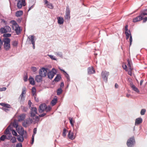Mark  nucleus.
<instances>
[{"mask_svg":"<svg viewBox=\"0 0 147 147\" xmlns=\"http://www.w3.org/2000/svg\"><path fill=\"white\" fill-rule=\"evenodd\" d=\"M30 117L33 118L34 121V123L38 122L39 121V116L36 115L37 114V109L35 107H32L30 111Z\"/></svg>","mask_w":147,"mask_h":147,"instance_id":"f257e3e1","label":"nucleus"},{"mask_svg":"<svg viewBox=\"0 0 147 147\" xmlns=\"http://www.w3.org/2000/svg\"><path fill=\"white\" fill-rule=\"evenodd\" d=\"M3 43L4 42V49L6 51H8L10 48V39L8 38H4L3 40Z\"/></svg>","mask_w":147,"mask_h":147,"instance_id":"f03ea898","label":"nucleus"},{"mask_svg":"<svg viewBox=\"0 0 147 147\" xmlns=\"http://www.w3.org/2000/svg\"><path fill=\"white\" fill-rule=\"evenodd\" d=\"M11 130L12 128L10 125H9L5 131L4 134L7 135V136H6V139L9 140L11 138L12 135L11 133Z\"/></svg>","mask_w":147,"mask_h":147,"instance_id":"7ed1b4c3","label":"nucleus"},{"mask_svg":"<svg viewBox=\"0 0 147 147\" xmlns=\"http://www.w3.org/2000/svg\"><path fill=\"white\" fill-rule=\"evenodd\" d=\"M145 15H147V13L145 12L141 13L139 16L133 19V22H136L142 20L144 18V16Z\"/></svg>","mask_w":147,"mask_h":147,"instance_id":"20e7f679","label":"nucleus"},{"mask_svg":"<svg viewBox=\"0 0 147 147\" xmlns=\"http://www.w3.org/2000/svg\"><path fill=\"white\" fill-rule=\"evenodd\" d=\"M11 31L10 27L8 26H6L4 27L0 28V32L1 34L6 33L10 32Z\"/></svg>","mask_w":147,"mask_h":147,"instance_id":"39448f33","label":"nucleus"},{"mask_svg":"<svg viewBox=\"0 0 147 147\" xmlns=\"http://www.w3.org/2000/svg\"><path fill=\"white\" fill-rule=\"evenodd\" d=\"M48 69L44 67L41 69L39 72V74L42 77H45L46 76Z\"/></svg>","mask_w":147,"mask_h":147,"instance_id":"423d86ee","label":"nucleus"},{"mask_svg":"<svg viewBox=\"0 0 147 147\" xmlns=\"http://www.w3.org/2000/svg\"><path fill=\"white\" fill-rule=\"evenodd\" d=\"M109 75V72L106 71H102L101 74L102 78L106 82L107 81L108 76Z\"/></svg>","mask_w":147,"mask_h":147,"instance_id":"0eeeda50","label":"nucleus"},{"mask_svg":"<svg viewBox=\"0 0 147 147\" xmlns=\"http://www.w3.org/2000/svg\"><path fill=\"white\" fill-rule=\"evenodd\" d=\"M135 143L134 138V137H131L128 140L127 142V144L128 147H131Z\"/></svg>","mask_w":147,"mask_h":147,"instance_id":"6e6552de","label":"nucleus"},{"mask_svg":"<svg viewBox=\"0 0 147 147\" xmlns=\"http://www.w3.org/2000/svg\"><path fill=\"white\" fill-rule=\"evenodd\" d=\"M13 29H14L17 34H18L20 32V27L17 23L13 24L12 27Z\"/></svg>","mask_w":147,"mask_h":147,"instance_id":"1a4fd4ad","label":"nucleus"},{"mask_svg":"<svg viewBox=\"0 0 147 147\" xmlns=\"http://www.w3.org/2000/svg\"><path fill=\"white\" fill-rule=\"evenodd\" d=\"M26 88L25 87L23 88L22 89V92L20 96V98L21 101H23L24 100L26 94Z\"/></svg>","mask_w":147,"mask_h":147,"instance_id":"9d476101","label":"nucleus"},{"mask_svg":"<svg viewBox=\"0 0 147 147\" xmlns=\"http://www.w3.org/2000/svg\"><path fill=\"white\" fill-rule=\"evenodd\" d=\"M18 1V3L17 4V6L19 9L21 8L22 5L25 6L26 5L25 3V0H21Z\"/></svg>","mask_w":147,"mask_h":147,"instance_id":"9b49d317","label":"nucleus"},{"mask_svg":"<svg viewBox=\"0 0 147 147\" xmlns=\"http://www.w3.org/2000/svg\"><path fill=\"white\" fill-rule=\"evenodd\" d=\"M46 108V104L45 103L42 104L40 105L39 108L38 109L39 112L41 113L44 111H45Z\"/></svg>","mask_w":147,"mask_h":147,"instance_id":"f8f14e48","label":"nucleus"},{"mask_svg":"<svg viewBox=\"0 0 147 147\" xmlns=\"http://www.w3.org/2000/svg\"><path fill=\"white\" fill-rule=\"evenodd\" d=\"M70 11L69 10V8L68 6H67L66 7L65 16V19H69L70 18Z\"/></svg>","mask_w":147,"mask_h":147,"instance_id":"ddd939ff","label":"nucleus"},{"mask_svg":"<svg viewBox=\"0 0 147 147\" xmlns=\"http://www.w3.org/2000/svg\"><path fill=\"white\" fill-rule=\"evenodd\" d=\"M130 85L131 87L134 91L138 93L140 91L138 89L136 88L134 85L133 84V83L131 82H130Z\"/></svg>","mask_w":147,"mask_h":147,"instance_id":"4468645a","label":"nucleus"},{"mask_svg":"<svg viewBox=\"0 0 147 147\" xmlns=\"http://www.w3.org/2000/svg\"><path fill=\"white\" fill-rule=\"evenodd\" d=\"M24 121H25L26 123L27 124V125L31 124L33 123H34V120L33 119V118L31 117V118H29L28 119H26Z\"/></svg>","mask_w":147,"mask_h":147,"instance_id":"2eb2a0df","label":"nucleus"},{"mask_svg":"<svg viewBox=\"0 0 147 147\" xmlns=\"http://www.w3.org/2000/svg\"><path fill=\"white\" fill-rule=\"evenodd\" d=\"M142 122V119L141 118H138L136 119L135 125H136L141 123Z\"/></svg>","mask_w":147,"mask_h":147,"instance_id":"dca6fc26","label":"nucleus"},{"mask_svg":"<svg viewBox=\"0 0 147 147\" xmlns=\"http://www.w3.org/2000/svg\"><path fill=\"white\" fill-rule=\"evenodd\" d=\"M68 136L69 138L71 140H74L75 138V137L73 135V133L71 132L70 130L68 132Z\"/></svg>","mask_w":147,"mask_h":147,"instance_id":"f3484780","label":"nucleus"},{"mask_svg":"<svg viewBox=\"0 0 147 147\" xmlns=\"http://www.w3.org/2000/svg\"><path fill=\"white\" fill-rule=\"evenodd\" d=\"M88 74H94L95 73V71L93 67H89L88 69Z\"/></svg>","mask_w":147,"mask_h":147,"instance_id":"a211bd4d","label":"nucleus"},{"mask_svg":"<svg viewBox=\"0 0 147 147\" xmlns=\"http://www.w3.org/2000/svg\"><path fill=\"white\" fill-rule=\"evenodd\" d=\"M55 74V73L52 71H49L48 73L47 74L48 77L49 78L52 79Z\"/></svg>","mask_w":147,"mask_h":147,"instance_id":"6ab92c4d","label":"nucleus"},{"mask_svg":"<svg viewBox=\"0 0 147 147\" xmlns=\"http://www.w3.org/2000/svg\"><path fill=\"white\" fill-rule=\"evenodd\" d=\"M28 39L30 41H31L32 44H33L34 43H35V40L34 39V37L33 35L29 36L28 37Z\"/></svg>","mask_w":147,"mask_h":147,"instance_id":"aec40b11","label":"nucleus"},{"mask_svg":"<svg viewBox=\"0 0 147 147\" xmlns=\"http://www.w3.org/2000/svg\"><path fill=\"white\" fill-rule=\"evenodd\" d=\"M42 77L39 74V75L36 76L35 80L38 82H40L42 80Z\"/></svg>","mask_w":147,"mask_h":147,"instance_id":"412c9836","label":"nucleus"},{"mask_svg":"<svg viewBox=\"0 0 147 147\" xmlns=\"http://www.w3.org/2000/svg\"><path fill=\"white\" fill-rule=\"evenodd\" d=\"M26 114L23 113L20 115L18 117V120L19 121H22L26 117Z\"/></svg>","mask_w":147,"mask_h":147,"instance_id":"4be33fe9","label":"nucleus"},{"mask_svg":"<svg viewBox=\"0 0 147 147\" xmlns=\"http://www.w3.org/2000/svg\"><path fill=\"white\" fill-rule=\"evenodd\" d=\"M58 23L60 24H63L64 22V20L63 18L58 17L57 18Z\"/></svg>","mask_w":147,"mask_h":147,"instance_id":"5701e85b","label":"nucleus"},{"mask_svg":"<svg viewBox=\"0 0 147 147\" xmlns=\"http://www.w3.org/2000/svg\"><path fill=\"white\" fill-rule=\"evenodd\" d=\"M23 12L22 11H17L16 13V16L17 17H20L23 14Z\"/></svg>","mask_w":147,"mask_h":147,"instance_id":"b1692460","label":"nucleus"},{"mask_svg":"<svg viewBox=\"0 0 147 147\" xmlns=\"http://www.w3.org/2000/svg\"><path fill=\"white\" fill-rule=\"evenodd\" d=\"M29 80L30 81V83L34 85L35 84V82L34 78L31 76H30L29 78Z\"/></svg>","mask_w":147,"mask_h":147,"instance_id":"393cba45","label":"nucleus"},{"mask_svg":"<svg viewBox=\"0 0 147 147\" xmlns=\"http://www.w3.org/2000/svg\"><path fill=\"white\" fill-rule=\"evenodd\" d=\"M18 140L20 142H23L24 140L23 136H19L17 138Z\"/></svg>","mask_w":147,"mask_h":147,"instance_id":"a878e982","label":"nucleus"},{"mask_svg":"<svg viewBox=\"0 0 147 147\" xmlns=\"http://www.w3.org/2000/svg\"><path fill=\"white\" fill-rule=\"evenodd\" d=\"M25 133H26V132L25 131ZM18 133L20 135V136H23L24 135V134L25 133H24V130L22 128L20 131ZM25 134H26V133H25Z\"/></svg>","mask_w":147,"mask_h":147,"instance_id":"bb28decb","label":"nucleus"},{"mask_svg":"<svg viewBox=\"0 0 147 147\" xmlns=\"http://www.w3.org/2000/svg\"><path fill=\"white\" fill-rule=\"evenodd\" d=\"M57 102V99L56 98H54L52 100L51 102V104L53 106Z\"/></svg>","mask_w":147,"mask_h":147,"instance_id":"cd10ccee","label":"nucleus"},{"mask_svg":"<svg viewBox=\"0 0 147 147\" xmlns=\"http://www.w3.org/2000/svg\"><path fill=\"white\" fill-rule=\"evenodd\" d=\"M69 120L70 123L71 124V126L73 127L74 125V121H73V118H72L69 117Z\"/></svg>","mask_w":147,"mask_h":147,"instance_id":"c85d7f7f","label":"nucleus"},{"mask_svg":"<svg viewBox=\"0 0 147 147\" xmlns=\"http://www.w3.org/2000/svg\"><path fill=\"white\" fill-rule=\"evenodd\" d=\"M54 54L56 55L59 56L60 57H62V53L61 52H55Z\"/></svg>","mask_w":147,"mask_h":147,"instance_id":"c756f323","label":"nucleus"},{"mask_svg":"<svg viewBox=\"0 0 147 147\" xmlns=\"http://www.w3.org/2000/svg\"><path fill=\"white\" fill-rule=\"evenodd\" d=\"M125 33L126 36V39L127 40L130 36L131 35V33L130 32H125Z\"/></svg>","mask_w":147,"mask_h":147,"instance_id":"7c9ffc66","label":"nucleus"},{"mask_svg":"<svg viewBox=\"0 0 147 147\" xmlns=\"http://www.w3.org/2000/svg\"><path fill=\"white\" fill-rule=\"evenodd\" d=\"M128 62L127 66L128 67L129 70H131V61L129 59L127 60Z\"/></svg>","mask_w":147,"mask_h":147,"instance_id":"2f4dec72","label":"nucleus"},{"mask_svg":"<svg viewBox=\"0 0 147 147\" xmlns=\"http://www.w3.org/2000/svg\"><path fill=\"white\" fill-rule=\"evenodd\" d=\"M61 71H62L63 72H64L65 73V76L66 77V78H67V81H70V79L69 78V76L68 75V74L67 73H66V72L64 70H62V69H61Z\"/></svg>","mask_w":147,"mask_h":147,"instance_id":"473e14b6","label":"nucleus"},{"mask_svg":"<svg viewBox=\"0 0 147 147\" xmlns=\"http://www.w3.org/2000/svg\"><path fill=\"white\" fill-rule=\"evenodd\" d=\"M61 78V77L59 75H57L54 80L55 81L58 82L60 80Z\"/></svg>","mask_w":147,"mask_h":147,"instance_id":"72a5a7b5","label":"nucleus"},{"mask_svg":"<svg viewBox=\"0 0 147 147\" xmlns=\"http://www.w3.org/2000/svg\"><path fill=\"white\" fill-rule=\"evenodd\" d=\"M18 44V42L16 41H14L12 42V45L13 47H17Z\"/></svg>","mask_w":147,"mask_h":147,"instance_id":"f704fd0d","label":"nucleus"},{"mask_svg":"<svg viewBox=\"0 0 147 147\" xmlns=\"http://www.w3.org/2000/svg\"><path fill=\"white\" fill-rule=\"evenodd\" d=\"M6 139V136L4 135L2 136L0 138V140L3 141H4Z\"/></svg>","mask_w":147,"mask_h":147,"instance_id":"c9c22d12","label":"nucleus"},{"mask_svg":"<svg viewBox=\"0 0 147 147\" xmlns=\"http://www.w3.org/2000/svg\"><path fill=\"white\" fill-rule=\"evenodd\" d=\"M47 6H48V8L51 9H53V6L52 4L50 3H49L47 5Z\"/></svg>","mask_w":147,"mask_h":147,"instance_id":"e433bc0d","label":"nucleus"},{"mask_svg":"<svg viewBox=\"0 0 147 147\" xmlns=\"http://www.w3.org/2000/svg\"><path fill=\"white\" fill-rule=\"evenodd\" d=\"M11 36V34L9 33L5 34L3 35V37L5 38H7L8 37H10Z\"/></svg>","mask_w":147,"mask_h":147,"instance_id":"4c0bfd02","label":"nucleus"},{"mask_svg":"<svg viewBox=\"0 0 147 147\" xmlns=\"http://www.w3.org/2000/svg\"><path fill=\"white\" fill-rule=\"evenodd\" d=\"M62 92V90L61 88H59L57 91V94L58 95H60Z\"/></svg>","mask_w":147,"mask_h":147,"instance_id":"58836bf2","label":"nucleus"},{"mask_svg":"<svg viewBox=\"0 0 147 147\" xmlns=\"http://www.w3.org/2000/svg\"><path fill=\"white\" fill-rule=\"evenodd\" d=\"M146 110L145 109H142L140 112V114L141 115H144L146 112Z\"/></svg>","mask_w":147,"mask_h":147,"instance_id":"ea45409f","label":"nucleus"},{"mask_svg":"<svg viewBox=\"0 0 147 147\" xmlns=\"http://www.w3.org/2000/svg\"><path fill=\"white\" fill-rule=\"evenodd\" d=\"M12 143H14L16 142V138L15 137H13L11 140Z\"/></svg>","mask_w":147,"mask_h":147,"instance_id":"a19ab883","label":"nucleus"},{"mask_svg":"<svg viewBox=\"0 0 147 147\" xmlns=\"http://www.w3.org/2000/svg\"><path fill=\"white\" fill-rule=\"evenodd\" d=\"M51 107L49 106L48 107H47L46 105V110H45V111H46L47 112H48L51 110Z\"/></svg>","mask_w":147,"mask_h":147,"instance_id":"79ce46f5","label":"nucleus"},{"mask_svg":"<svg viewBox=\"0 0 147 147\" xmlns=\"http://www.w3.org/2000/svg\"><path fill=\"white\" fill-rule=\"evenodd\" d=\"M48 55L52 60H57L56 58L52 55Z\"/></svg>","mask_w":147,"mask_h":147,"instance_id":"37998d69","label":"nucleus"},{"mask_svg":"<svg viewBox=\"0 0 147 147\" xmlns=\"http://www.w3.org/2000/svg\"><path fill=\"white\" fill-rule=\"evenodd\" d=\"M67 131L66 129L65 128H64L63 129V137H65L66 136V131Z\"/></svg>","mask_w":147,"mask_h":147,"instance_id":"c03bdc74","label":"nucleus"},{"mask_svg":"<svg viewBox=\"0 0 147 147\" xmlns=\"http://www.w3.org/2000/svg\"><path fill=\"white\" fill-rule=\"evenodd\" d=\"M31 69L34 72H35L37 70V69L34 67H31Z\"/></svg>","mask_w":147,"mask_h":147,"instance_id":"a18cd8bd","label":"nucleus"},{"mask_svg":"<svg viewBox=\"0 0 147 147\" xmlns=\"http://www.w3.org/2000/svg\"><path fill=\"white\" fill-rule=\"evenodd\" d=\"M11 131H12V133L13 135L15 136H17V133H16V131L15 130H14L13 129V130L12 129Z\"/></svg>","mask_w":147,"mask_h":147,"instance_id":"49530a36","label":"nucleus"},{"mask_svg":"<svg viewBox=\"0 0 147 147\" xmlns=\"http://www.w3.org/2000/svg\"><path fill=\"white\" fill-rule=\"evenodd\" d=\"M22 111L25 112L27 111L28 110V108L27 107H22Z\"/></svg>","mask_w":147,"mask_h":147,"instance_id":"de8ad7c7","label":"nucleus"},{"mask_svg":"<svg viewBox=\"0 0 147 147\" xmlns=\"http://www.w3.org/2000/svg\"><path fill=\"white\" fill-rule=\"evenodd\" d=\"M123 68L126 71H127V67L126 65L125 64L123 65H122Z\"/></svg>","mask_w":147,"mask_h":147,"instance_id":"09e8293b","label":"nucleus"},{"mask_svg":"<svg viewBox=\"0 0 147 147\" xmlns=\"http://www.w3.org/2000/svg\"><path fill=\"white\" fill-rule=\"evenodd\" d=\"M1 23H3L5 25L7 24V22L5 21L4 19H1Z\"/></svg>","mask_w":147,"mask_h":147,"instance_id":"8fccbe9b","label":"nucleus"},{"mask_svg":"<svg viewBox=\"0 0 147 147\" xmlns=\"http://www.w3.org/2000/svg\"><path fill=\"white\" fill-rule=\"evenodd\" d=\"M34 135H32V142H31V144H33L34 143Z\"/></svg>","mask_w":147,"mask_h":147,"instance_id":"3c124183","label":"nucleus"},{"mask_svg":"<svg viewBox=\"0 0 147 147\" xmlns=\"http://www.w3.org/2000/svg\"><path fill=\"white\" fill-rule=\"evenodd\" d=\"M125 32H130L129 30H128V25H126L125 26Z\"/></svg>","mask_w":147,"mask_h":147,"instance_id":"603ef678","label":"nucleus"},{"mask_svg":"<svg viewBox=\"0 0 147 147\" xmlns=\"http://www.w3.org/2000/svg\"><path fill=\"white\" fill-rule=\"evenodd\" d=\"M3 45V40H1V39L0 38V51L1 50V47Z\"/></svg>","mask_w":147,"mask_h":147,"instance_id":"864d4df0","label":"nucleus"},{"mask_svg":"<svg viewBox=\"0 0 147 147\" xmlns=\"http://www.w3.org/2000/svg\"><path fill=\"white\" fill-rule=\"evenodd\" d=\"M16 147H22V144L21 143L17 144L16 146Z\"/></svg>","mask_w":147,"mask_h":147,"instance_id":"5fc2aeb1","label":"nucleus"},{"mask_svg":"<svg viewBox=\"0 0 147 147\" xmlns=\"http://www.w3.org/2000/svg\"><path fill=\"white\" fill-rule=\"evenodd\" d=\"M6 89V87H3L2 88H0V91H5Z\"/></svg>","mask_w":147,"mask_h":147,"instance_id":"6e6d98bb","label":"nucleus"},{"mask_svg":"<svg viewBox=\"0 0 147 147\" xmlns=\"http://www.w3.org/2000/svg\"><path fill=\"white\" fill-rule=\"evenodd\" d=\"M37 131V129L36 128H34L33 129V134L32 135H34V136H35V135L36 134Z\"/></svg>","mask_w":147,"mask_h":147,"instance_id":"4d7b16f0","label":"nucleus"},{"mask_svg":"<svg viewBox=\"0 0 147 147\" xmlns=\"http://www.w3.org/2000/svg\"><path fill=\"white\" fill-rule=\"evenodd\" d=\"M32 92H36V89L35 87H33L32 88Z\"/></svg>","mask_w":147,"mask_h":147,"instance_id":"13d9d810","label":"nucleus"},{"mask_svg":"<svg viewBox=\"0 0 147 147\" xmlns=\"http://www.w3.org/2000/svg\"><path fill=\"white\" fill-rule=\"evenodd\" d=\"M132 41V37L131 35H130V38H129V41L130 42V45H131V42Z\"/></svg>","mask_w":147,"mask_h":147,"instance_id":"bf43d9fd","label":"nucleus"},{"mask_svg":"<svg viewBox=\"0 0 147 147\" xmlns=\"http://www.w3.org/2000/svg\"><path fill=\"white\" fill-rule=\"evenodd\" d=\"M5 107L7 108H11V106L9 104L6 103L5 105Z\"/></svg>","mask_w":147,"mask_h":147,"instance_id":"052dcab7","label":"nucleus"},{"mask_svg":"<svg viewBox=\"0 0 147 147\" xmlns=\"http://www.w3.org/2000/svg\"><path fill=\"white\" fill-rule=\"evenodd\" d=\"M142 19H143V22H145L146 21H147V17H146L144 18H143Z\"/></svg>","mask_w":147,"mask_h":147,"instance_id":"680f3d73","label":"nucleus"},{"mask_svg":"<svg viewBox=\"0 0 147 147\" xmlns=\"http://www.w3.org/2000/svg\"><path fill=\"white\" fill-rule=\"evenodd\" d=\"M26 123L25 121H24L23 122V126L25 127H26L27 126V124Z\"/></svg>","mask_w":147,"mask_h":147,"instance_id":"e2e57ef3","label":"nucleus"},{"mask_svg":"<svg viewBox=\"0 0 147 147\" xmlns=\"http://www.w3.org/2000/svg\"><path fill=\"white\" fill-rule=\"evenodd\" d=\"M28 77L27 76H25L24 78V80L25 82H26L28 79Z\"/></svg>","mask_w":147,"mask_h":147,"instance_id":"0e129e2a","label":"nucleus"},{"mask_svg":"<svg viewBox=\"0 0 147 147\" xmlns=\"http://www.w3.org/2000/svg\"><path fill=\"white\" fill-rule=\"evenodd\" d=\"M129 70V71L128 72V74L130 75L131 76V74H132V72H131L132 69H131V70Z\"/></svg>","mask_w":147,"mask_h":147,"instance_id":"69168bd1","label":"nucleus"},{"mask_svg":"<svg viewBox=\"0 0 147 147\" xmlns=\"http://www.w3.org/2000/svg\"><path fill=\"white\" fill-rule=\"evenodd\" d=\"M46 113H44L39 115V116L40 117H42L45 116L46 115Z\"/></svg>","mask_w":147,"mask_h":147,"instance_id":"338daca9","label":"nucleus"},{"mask_svg":"<svg viewBox=\"0 0 147 147\" xmlns=\"http://www.w3.org/2000/svg\"><path fill=\"white\" fill-rule=\"evenodd\" d=\"M5 104L6 103H0V105L3 107H5Z\"/></svg>","mask_w":147,"mask_h":147,"instance_id":"774afa93","label":"nucleus"}]
</instances>
